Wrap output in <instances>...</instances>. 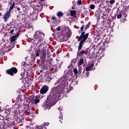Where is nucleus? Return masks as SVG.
I'll use <instances>...</instances> for the list:
<instances>
[{
  "mask_svg": "<svg viewBox=\"0 0 129 129\" xmlns=\"http://www.w3.org/2000/svg\"><path fill=\"white\" fill-rule=\"evenodd\" d=\"M59 92V86L52 88L49 94L47 97V102H44L42 106L44 110L50 109L51 106L48 103H56L58 101V94Z\"/></svg>",
  "mask_w": 129,
  "mask_h": 129,
  "instance_id": "nucleus-1",
  "label": "nucleus"
},
{
  "mask_svg": "<svg viewBox=\"0 0 129 129\" xmlns=\"http://www.w3.org/2000/svg\"><path fill=\"white\" fill-rule=\"evenodd\" d=\"M71 30L69 27H65L60 34V40L62 42L68 41V38L71 37Z\"/></svg>",
  "mask_w": 129,
  "mask_h": 129,
  "instance_id": "nucleus-2",
  "label": "nucleus"
},
{
  "mask_svg": "<svg viewBox=\"0 0 129 129\" xmlns=\"http://www.w3.org/2000/svg\"><path fill=\"white\" fill-rule=\"evenodd\" d=\"M70 75H71V74L68 72L67 73L64 74V75H62V76L57 80V84L60 83V89L66 87V85H67V80L69 79Z\"/></svg>",
  "mask_w": 129,
  "mask_h": 129,
  "instance_id": "nucleus-3",
  "label": "nucleus"
},
{
  "mask_svg": "<svg viewBox=\"0 0 129 129\" xmlns=\"http://www.w3.org/2000/svg\"><path fill=\"white\" fill-rule=\"evenodd\" d=\"M84 27H85V25H83L81 27V31L82 33L81 34V35L79 37L78 39V42H79V41H86L87 40V38H88V36H89V33H85V32L83 31Z\"/></svg>",
  "mask_w": 129,
  "mask_h": 129,
  "instance_id": "nucleus-4",
  "label": "nucleus"
},
{
  "mask_svg": "<svg viewBox=\"0 0 129 129\" xmlns=\"http://www.w3.org/2000/svg\"><path fill=\"white\" fill-rule=\"evenodd\" d=\"M79 44L78 45V52L77 56L79 57V56H82L84 54H86V50H81L83 45H84V42H86V40H80L79 41Z\"/></svg>",
  "mask_w": 129,
  "mask_h": 129,
  "instance_id": "nucleus-5",
  "label": "nucleus"
},
{
  "mask_svg": "<svg viewBox=\"0 0 129 129\" xmlns=\"http://www.w3.org/2000/svg\"><path fill=\"white\" fill-rule=\"evenodd\" d=\"M45 36V34L43 33L42 32H40V31H37L35 32V34L34 35V39H37V40H39L40 42H42L44 41V37Z\"/></svg>",
  "mask_w": 129,
  "mask_h": 129,
  "instance_id": "nucleus-6",
  "label": "nucleus"
},
{
  "mask_svg": "<svg viewBox=\"0 0 129 129\" xmlns=\"http://www.w3.org/2000/svg\"><path fill=\"white\" fill-rule=\"evenodd\" d=\"M7 74L11 76H14V74L18 73V69L15 67L11 68L6 71Z\"/></svg>",
  "mask_w": 129,
  "mask_h": 129,
  "instance_id": "nucleus-7",
  "label": "nucleus"
},
{
  "mask_svg": "<svg viewBox=\"0 0 129 129\" xmlns=\"http://www.w3.org/2000/svg\"><path fill=\"white\" fill-rule=\"evenodd\" d=\"M42 63L44 66H45V67H47V68H50L53 66V59L47 58L46 60H43Z\"/></svg>",
  "mask_w": 129,
  "mask_h": 129,
  "instance_id": "nucleus-8",
  "label": "nucleus"
},
{
  "mask_svg": "<svg viewBox=\"0 0 129 129\" xmlns=\"http://www.w3.org/2000/svg\"><path fill=\"white\" fill-rule=\"evenodd\" d=\"M117 19H120L121 18H122V19H123L124 18V21H126V17H127V15L126 14H125V13H124L123 11H119L117 12Z\"/></svg>",
  "mask_w": 129,
  "mask_h": 129,
  "instance_id": "nucleus-9",
  "label": "nucleus"
},
{
  "mask_svg": "<svg viewBox=\"0 0 129 129\" xmlns=\"http://www.w3.org/2000/svg\"><path fill=\"white\" fill-rule=\"evenodd\" d=\"M61 89V92L63 93H68L69 92H70L71 90H73V87L71 86V85H69L68 87L62 88Z\"/></svg>",
  "mask_w": 129,
  "mask_h": 129,
  "instance_id": "nucleus-10",
  "label": "nucleus"
},
{
  "mask_svg": "<svg viewBox=\"0 0 129 129\" xmlns=\"http://www.w3.org/2000/svg\"><path fill=\"white\" fill-rule=\"evenodd\" d=\"M48 90H49V87L47 85H44L40 89V93L41 94H46L48 92Z\"/></svg>",
  "mask_w": 129,
  "mask_h": 129,
  "instance_id": "nucleus-11",
  "label": "nucleus"
},
{
  "mask_svg": "<svg viewBox=\"0 0 129 129\" xmlns=\"http://www.w3.org/2000/svg\"><path fill=\"white\" fill-rule=\"evenodd\" d=\"M11 12L7 11L3 16V19L4 20V22H8V20L11 18Z\"/></svg>",
  "mask_w": 129,
  "mask_h": 129,
  "instance_id": "nucleus-12",
  "label": "nucleus"
},
{
  "mask_svg": "<svg viewBox=\"0 0 129 129\" xmlns=\"http://www.w3.org/2000/svg\"><path fill=\"white\" fill-rule=\"evenodd\" d=\"M91 57L92 59H94V58H96V57H98V59L100 60L101 59V57H103L104 56V54L103 53H98V54H95V53H90Z\"/></svg>",
  "mask_w": 129,
  "mask_h": 129,
  "instance_id": "nucleus-13",
  "label": "nucleus"
},
{
  "mask_svg": "<svg viewBox=\"0 0 129 129\" xmlns=\"http://www.w3.org/2000/svg\"><path fill=\"white\" fill-rule=\"evenodd\" d=\"M47 57V55L46 54V51L43 50H42L41 53L40 54V58L41 59V62H44Z\"/></svg>",
  "mask_w": 129,
  "mask_h": 129,
  "instance_id": "nucleus-14",
  "label": "nucleus"
},
{
  "mask_svg": "<svg viewBox=\"0 0 129 129\" xmlns=\"http://www.w3.org/2000/svg\"><path fill=\"white\" fill-rule=\"evenodd\" d=\"M93 67H94V64L93 62H91L88 67L86 68V71L87 72L91 71Z\"/></svg>",
  "mask_w": 129,
  "mask_h": 129,
  "instance_id": "nucleus-15",
  "label": "nucleus"
},
{
  "mask_svg": "<svg viewBox=\"0 0 129 129\" xmlns=\"http://www.w3.org/2000/svg\"><path fill=\"white\" fill-rule=\"evenodd\" d=\"M64 16V13L62 12H58L56 14V16L58 17V19L60 20L61 19V17H63Z\"/></svg>",
  "mask_w": 129,
  "mask_h": 129,
  "instance_id": "nucleus-16",
  "label": "nucleus"
},
{
  "mask_svg": "<svg viewBox=\"0 0 129 129\" xmlns=\"http://www.w3.org/2000/svg\"><path fill=\"white\" fill-rule=\"evenodd\" d=\"M51 20L52 21H54V22H56V23H61V20L59 19H58L57 17L55 16H52V18H51Z\"/></svg>",
  "mask_w": 129,
  "mask_h": 129,
  "instance_id": "nucleus-17",
  "label": "nucleus"
},
{
  "mask_svg": "<svg viewBox=\"0 0 129 129\" xmlns=\"http://www.w3.org/2000/svg\"><path fill=\"white\" fill-rule=\"evenodd\" d=\"M35 9L36 10L37 12H40L42 11V10H43V8L42 7V6H39V5H37L36 6H35Z\"/></svg>",
  "mask_w": 129,
  "mask_h": 129,
  "instance_id": "nucleus-18",
  "label": "nucleus"
},
{
  "mask_svg": "<svg viewBox=\"0 0 129 129\" xmlns=\"http://www.w3.org/2000/svg\"><path fill=\"white\" fill-rule=\"evenodd\" d=\"M77 61V60H76V58H73L71 60V64H70L71 67H73V65H75Z\"/></svg>",
  "mask_w": 129,
  "mask_h": 129,
  "instance_id": "nucleus-19",
  "label": "nucleus"
},
{
  "mask_svg": "<svg viewBox=\"0 0 129 129\" xmlns=\"http://www.w3.org/2000/svg\"><path fill=\"white\" fill-rule=\"evenodd\" d=\"M58 121H60L61 123H62L63 121V114H62V112H61V111H60V116L58 117Z\"/></svg>",
  "mask_w": 129,
  "mask_h": 129,
  "instance_id": "nucleus-20",
  "label": "nucleus"
},
{
  "mask_svg": "<svg viewBox=\"0 0 129 129\" xmlns=\"http://www.w3.org/2000/svg\"><path fill=\"white\" fill-rule=\"evenodd\" d=\"M35 39L34 41V42H33V45H35V46H37L39 43H40V40H39L38 39H37V38H34Z\"/></svg>",
  "mask_w": 129,
  "mask_h": 129,
  "instance_id": "nucleus-21",
  "label": "nucleus"
},
{
  "mask_svg": "<svg viewBox=\"0 0 129 129\" xmlns=\"http://www.w3.org/2000/svg\"><path fill=\"white\" fill-rule=\"evenodd\" d=\"M38 96H35V99L34 100V102L35 104H37L40 102V99L38 98Z\"/></svg>",
  "mask_w": 129,
  "mask_h": 129,
  "instance_id": "nucleus-22",
  "label": "nucleus"
},
{
  "mask_svg": "<svg viewBox=\"0 0 129 129\" xmlns=\"http://www.w3.org/2000/svg\"><path fill=\"white\" fill-rule=\"evenodd\" d=\"M95 16L96 17H100L101 16V11L99 10H97L95 13Z\"/></svg>",
  "mask_w": 129,
  "mask_h": 129,
  "instance_id": "nucleus-23",
  "label": "nucleus"
},
{
  "mask_svg": "<svg viewBox=\"0 0 129 129\" xmlns=\"http://www.w3.org/2000/svg\"><path fill=\"white\" fill-rule=\"evenodd\" d=\"M70 14L71 17H74L76 15V10H71L70 11Z\"/></svg>",
  "mask_w": 129,
  "mask_h": 129,
  "instance_id": "nucleus-24",
  "label": "nucleus"
},
{
  "mask_svg": "<svg viewBox=\"0 0 129 129\" xmlns=\"http://www.w3.org/2000/svg\"><path fill=\"white\" fill-rule=\"evenodd\" d=\"M35 56L36 57H39L40 56V48L35 50Z\"/></svg>",
  "mask_w": 129,
  "mask_h": 129,
  "instance_id": "nucleus-25",
  "label": "nucleus"
},
{
  "mask_svg": "<svg viewBox=\"0 0 129 129\" xmlns=\"http://www.w3.org/2000/svg\"><path fill=\"white\" fill-rule=\"evenodd\" d=\"M16 36H13L12 37H11V43H14V42H15V41H16V40H17V38H16Z\"/></svg>",
  "mask_w": 129,
  "mask_h": 129,
  "instance_id": "nucleus-26",
  "label": "nucleus"
},
{
  "mask_svg": "<svg viewBox=\"0 0 129 129\" xmlns=\"http://www.w3.org/2000/svg\"><path fill=\"white\" fill-rule=\"evenodd\" d=\"M83 62H84V59L82 58L79 60L78 64V65H80V66H81V65H82L83 64Z\"/></svg>",
  "mask_w": 129,
  "mask_h": 129,
  "instance_id": "nucleus-27",
  "label": "nucleus"
},
{
  "mask_svg": "<svg viewBox=\"0 0 129 129\" xmlns=\"http://www.w3.org/2000/svg\"><path fill=\"white\" fill-rule=\"evenodd\" d=\"M28 99H29L30 102H31V101H33V100H34V96H30L28 97Z\"/></svg>",
  "mask_w": 129,
  "mask_h": 129,
  "instance_id": "nucleus-28",
  "label": "nucleus"
},
{
  "mask_svg": "<svg viewBox=\"0 0 129 129\" xmlns=\"http://www.w3.org/2000/svg\"><path fill=\"white\" fill-rule=\"evenodd\" d=\"M89 27H90V22H89L86 26L85 28V31H86V30H88V29H89Z\"/></svg>",
  "mask_w": 129,
  "mask_h": 129,
  "instance_id": "nucleus-29",
  "label": "nucleus"
},
{
  "mask_svg": "<svg viewBox=\"0 0 129 129\" xmlns=\"http://www.w3.org/2000/svg\"><path fill=\"white\" fill-rule=\"evenodd\" d=\"M21 33V30H19L18 32L15 35H14L15 36L16 38H19V36H20V33Z\"/></svg>",
  "mask_w": 129,
  "mask_h": 129,
  "instance_id": "nucleus-30",
  "label": "nucleus"
},
{
  "mask_svg": "<svg viewBox=\"0 0 129 129\" xmlns=\"http://www.w3.org/2000/svg\"><path fill=\"white\" fill-rule=\"evenodd\" d=\"M90 9H91V10H94L95 9V5H94V4L90 5Z\"/></svg>",
  "mask_w": 129,
  "mask_h": 129,
  "instance_id": "nucleus-31",
  "label": "nucleus"
},
{
  "mask_svg": "<svg viewBox=\"0 0 129 129\" xmlns=\"http://www.w3.org/2000/svg\"><path fill=\"white\" fill-rule=\"evenodd\" d=\"M21 79L25 78V72H23L21 73Z\"/></svg>",
  "mask_w": 129,
  "mask_h": 129,
  "instance_id": "nucleus-32",
  "label": "nucleus"
},
{
  "mask_svg": "<svg viewBox=\"0 0 129 129\" xmlns=\"http://www.w3.org/2000/svg\"><path fill=\"white\" fill-rule=\"evenodd\" d=\"M109 3L110 5H113L115 3V0H109Z\"/></svg>",
  "mask_w": 129,
  "mask_h": 129,
  "instance_id": "nucleus-33",
  "label": "nucleus"
},
{
  "mask_svg": "<svg viewBox=\"0 0 129 129\" xmlns=\"http://www.w3.org/2000/svg\"><path fill=\"white\" fill-rule=\"evenodd\" d=\"M77 5H79V6L82 5V1L78 0L77 3Z\"/></svg>",
  "mask_w": 129,
  "mask_h": 129,
  "instance_id": "nucleus-34",
  "label": "nucleus"
},
{
  "mask_svg": "<svg viewBox=\"0 0 129 129\" xmlns=\"http://www.w3.org/2000/svg\"><path fill=\"white\" fill-rule=\"evenodd\" d=\"M49 124H50V123L49 122H47L44 123V125H43L44 126L43 127H45V125L46 126H48V125H49Z\"/></svg>",
  "mask_w": 129,
  "mask_h": 129,
  "instance_id": "nucleus-35",
  "label": "nucleus"
},
{
  "mask_svg": "<svg viewBox=\"0 0 129 129\" xmlns=\"http://www.w3.org/2000/svg\"><path fill=\"white\" fill-rule=\"evenodd\" d=\"M103 21H102V24H103L104 25L106 24V19H105V18H103Z\"/></svg>",
  "mask_w": 129,
  "mask_h": 129,
  "instance_id": "nucleus-36",
  "label": "nucleus"
},
{
  "mask_svg": "<svg viewBox=\"0 0 129 129\" xmlns=\"http://www.w3.org/2000/svg\"><path fill=\"white\" fill-rule=\"evenodd\" d=\"M74 73H75V74H77V73H78V71L77 70V69L75 68L74 69Z\"/></svg>",
  "mask_w": 129,
  "mask_h": 129,
  "instance_id": "nucleus-37",
  "label": "nucleus"
},
{
  "mask_svg": "<svg viewBox=\"0 0 129 129\" xmlns=\"http://www.w3.org/2000/svg\"><path fill=\"white\" fill-rule=\"evenodd\" d=\"M13 10H14V7L12 6H11L9 9V10L8 11L11 12V11H13Z\"/></svg>",
  "mask_w": 129,
  "mask_h": 129,
  "instance_id": "nucleus-38",
  "label": "nucleus"
},
{
  "mask_svg": "<svg viewBox=\"0 0 129 129\" xmlns=\"http://www.w3.org/2000/svg\"><path fill=\"white\" fill-rule=\"evenodd\" d=\"M25 65H26V62L25 61H22L21 62V66H23V67H24Z\"/></svg>",
  "mask_w": 129,
  "mask_h": 129,
  "instance_id": "nucleus-39",
  "label": "nucleus"
},
{
  "mask_svg": "<svg viewBox=\"0 0 129 129\" xmlns=\"http://www.w3.org/2000/svg\"><path fill=\"white\" fill-rule=\"evenodd\" d=\"M85 75H86L85 77H88V76H89V72L87 71V72L86 73Z\"/></svg>",
  "mask_w": 129,
  "mask_h": 129,
  "instance_id": "nucleus-40",
  "label": "nucleus"
},
{
  "mask_svg": "<svg viewBox=\"0 0 129 129\" xmlns=\"http://www.w3.org/2000/svg\"><path fill=\"white\" fill-rule=\"evenodd\" d=\"M14 32H15V30H14V29H12L11 30V31L9 32V33L11 34V35H13V34H14Z\"/></svg>",
  "mask_w": 129,
  "mask_h": 129,
  "instance_id": "nucleus-41",
  "label": "nucleus"
},
{
  "mask_svg": "<svg viewBox=\"0 0 129 129\" xmlns=\"http://www.w3.org/2000/svg\"><path fill=\"white\" fill-rule=\"evenodd\" d=\"M16 9H17V11H21V8L19 7H16Z\"/></svg>",
  "mask_w": 129,
  "mask_h": 129,
  "instance_id": "nucleus-42",
  "label": "nucleus"
},
{
  "mask_svg": "<svg viewBox=\"0 0 129 129\" xmlns=\"http://www.w3.org/2000/svg\"><path fill=\"white\" fill-rule=\"evenodd\" d=\"M60 30H61V28L58 27L57 28H56V31H60Z\"/></svg>",
  "mask_w": 129,
  "mask_h": 129,
  "instance_id": "nucleus-43",
  "label": "nucleus"
},
{
  "mask_svg": "<svg viewBox=\"0 0 129 129\" xmlns=\"http://www.w3.org/2000/svg\"><path fill=\"white\" fill-rule=\"evenodd\" d=\"M100 20V17H97V21L98 22Z\"/></svg>",
  "mask_w": 129,
  "mask_h": 129,
  "instance_id": "nucleus-44",
  "label": "nucleus"
},
{
  "mask_svg": "<svg viewBox=\"0 0 129 129\" xmlns=\"http://www.w3.org/2000/svg\"><path fill=\"white\" fill-rule=\"evenodd\" d=\"M15 2H14L13 4H12V5L11 6H12L13 8H15Z\"/></svg>",
  "mask_w": 129,
  "mask_h": 129,
  "instance_id": "nucleus-45",
  "label": "nucleus"
},
{
  "mask_svg": "<svg viewBox=\"0 0 129 129\" xmlns=\"http://www.w3.org/2000/svg\"><path fill=\"white\" fill-rule=\"evenodd\" d=\"M17 109H16L14 111L15 114H16V113L17 112Z\"/></svg>",
  "mask_w": 129,
  "mask_h": 129,
  "instance_id": "nucleus-46",
  "label": "nucleus"
},
{
  "mask_svg": "<svg viewBox=\"0 0 129 129\" xmlns=\"http://www.w3.org/2000/svg\"><path fill=\"white\" fill-rule=\"evenodd\" d=\"M2 4L0 3V9L2 8Z\"/></svg>",
  "mask_w": 129,
  "mask_h": 129,
  "instance_id": "nucleus-47",
  "label": "nucleus"
},
{
  "mask_svg": "<svg viewBox=\"0 0 129 129\" xmlns=\"http://www.w3.org/2000/svg\"><path fill=\"white\" fill-rule=\"evenodd\" d=\"M2 15H3V13L0 12V17H2Z\"/></svg>",
  "mask_w": 129,
  "mask_h": 129,
  "instance_id": "nucleus-48",
  "label": "nucleus"
},
{
  "mask_svg": "<svg viewBox=\"0 0 129 129\" xmlns=\"http://www.w3.org/2000/svg\"><path fill=\"white\" fill-rule=\"evenodd\" d=\"M103 16H104V17H105V15L104 14H103Z\"/></svg>",
  "mask_w": 129,
  "mask_h": 129,
  "instance_id": "nucleus-49",
  "label": "nucleus"
},
{
  "mask_svg": "<svg viewBox=\"0 0 129 129\" xmlns=\"http://www.w3.org/2000/svg\"><path fill=\"white\" fill-rule=\"evenodd\" d=\"M40 72H41V73H42V72H43V71L42 70H40Z\"/></svg>",
  "mask_w": 129,
  "mask_h": 129,
  "instance_id": "nucleus-50",
  "label": "nucleus"
},
{
  "mask_svg": "<svg viewBox=\"0 0 129 129\" xmlns=\"http://www.w3.org/2000/svg\"><path fill=\"white\" fill-rule=\"evenodd\" d=\"M2 110V108L0 107V111Z\"/></svg>",
  "mask_w": 129,
  "mask_h": 129,
  "instance_id": "nucleus-51",
  "label": "nucleus"
},
{
  "mask_svg": "<svg viewBox=\"0 0 129 129\" xmlns=\"http://www.w3.org/2000/svg\"><path fill=\"white\" fill-rule=\"evenodd\" d=\"M93 70H95V68H93Z\"/></svg>",
  "mask_w": 129,
  "mask_h": 129,
  "instance_id": "nucleus-52",
  "label": "nucleus"
},
{
  "mask_svg": "<svg viewBox=\"0 0 129 129\" xmlns=\"http://www.w3.org/2000/svg\"><path fill=\"white\" fill-rule=\"evenodd\" d=\"M40 2H43V1H44V0H40Z\"/></svg>",
  "mask_w": 129,
  "mask_h": 129,
  "instance_id": "nucleus-53",
  "label": "nucleus"
},
{
  "mask_svg": "<svg viewBox=\"0 0 129 129\" xmlns=\"http://www.w3.org/2000/svg\"><path fill=\"white\" fill-rule=\"evenodd\" d=\"M99 35H100V34H99V35H98V34H97V36H99Z\"/></svg>",
  "mask_w": 129,
  "mask_h": 129,
  "instance_id": "nucleus-54",
  "label": "nucleus"
},
{
  "mask_svg": "<svg viewBox=\"0 0 129 129\" xmlns=\"http://www.w3.org/2000/svg\"><path fill=\"white\" fill-rule=\"evenodd\" d=\"M68 68H70V67L68 66Z\"/></svg>",
  "mask_w": 129,
  "mask_h": 129,
  "instance_id": "nucleus-55",
  "label": "nucleus"
},
{
  "mask_svg": "<svg viewBox=\"0 0 129 129\" xmlns=\"http://www.w3.org/2000/svg\"><path fill=\"white\" fill-rule=\"evenodd\" d=\"M18 108H21V107H18Z\"/></svg>",
  "mask_w": 129,
  "mask_h": 129,
  "instance_id": "nucleus-56",
  "label": "nucleus"
},
{
  "mask_svg": "<svg viewBox=\"0 0 129 129\" xmlns=\"http://www.w3.org/2000/svg\"><path fill=\"white\" fill-rule=\"evenodd\" d=\"M95 34L96 35V32H95Z\"/></svg>",
  "mask_w": 129,
  "mask_h": 129,
  "instance_id": "nucleus-57",
  "label": "nucleus"
}]
</instances>
